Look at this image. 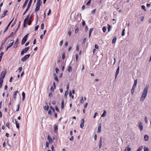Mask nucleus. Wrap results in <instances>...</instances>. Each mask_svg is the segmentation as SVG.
Segmentation results:
<instances>
[{"label": "nucleus", "instance_id": "nucleus-1", "mask_svg": "<svg viewBox=\"0 0 151 151\" xmlns=\"http://www.w3.org/2000/svg\"><path fill=\"white\" fill-rule=\"evenodd\" d=\"M32 0H30L29 1V3L27 5V8L26 9L24 12V13L23 14V15H24L27 12V11L29 10V8L30 7L31 5L32 4Z\"/></svg>", "mask_w": 151, "mask_h": 151}, {"label": "nucleus", "instance_id": "nucleus-2", "mask_svg": "<svg viewBox=\"0 0 151 151\" xmlns=\"http://www.w3.org/2000/svg\"><path fill=\"white\" fill-rule=\"evenodd\" d=\"M29 35V34H27L26 35H25L24 37L23 38L22 40L21 41V44L23 45L26 42L27 38V36L28 35Z\"/></svg>", "mask_w": 151, "mask_h": 151}, {"label": "nucleus", "instance_id": "nucleus-3", "mask_svg": "<svg viewBox=\"0 0 151 151\" xmlns=\"http://www.w3.org/2000/svg\"><path fill=\"white\" fill-rule=\"evenodd\" d=\"M30 54H28L27 55L24 56L21 59V61L24 62H25L27 59L29 58V57L30 56Z\"/></svg>", "mask_w": 151, "mask_h": 151}, {"label": "nucleus", "instance_id": "nucleus-4", "mask_svg": "<svg viewBox=\"0 0 151 151\" xmlns=\"http://www.w3.org/2000/svg\"><path fill=\"white\" fill-rule=\"evenodd\" d=\"M29 48V47H26L24 49L22 50L21 52V55H23L24 54V53H26L27 51L28 50Z\"/></svg>", "mask_w": 151, "mask_h": 151}, {"label": "nucleus", "instance_id": "nucleus-5", "mask_svg": "<svg viewBox=\"0 0 151 151\" xmlns=\"http://www.w3.org/2000/svg\"><path fill=\"white\" fill-rule=\"evenodd\" d=\"M40 3L37 2L36 4V7L35 9V12L38 11L40 10Z\"/></svg>", "mask_w": 151, "mask_h": 151}, {"label": "nucleus", "instance_id": "nucleus-6", "mask_svg": "<svg viewBox=\"0 0 151 151\" xmlns=\"http://www.w3.org/2000/svg\"><path fill=\"white\" fill-rule=\"evenodd\" d=\"M6 73V70H5L4 71L2 72L0 75V77H1L2 78H4Z\"/></svg>", "mask_w": 151, "mask_h": 151}, {"label": "nucleus", "instance_id": "nucleus-7", "mask_svg": "<svg viewBox=\"0 0 151 151\" xmlns=\"http://www.w3.org/2000/svg\"><path fill=\"white\" fill-rule=\"evenodd\" d=\"M148 87L147 86H146L145 87L144 90H143L142 93L147 95V91H148Z\"/></svg>", "mask_w": 151, "mask_h": 151}, {"label": "nucleus", "instance_id": "nucleus-8", "mask_svg": "<svg viewBox=\"0 0 151 151\" xmlns=\"http://www.w3.org/2000/svg\"><path fill=\"white\" fill-rule=\"evenodd\" d=\"M14 18H13V19L9 23V24H8L7 26L6 27V28L4 30V33H5V32H6L7 31V30L9 27L10 26L11 24L12 23V22H13V20H14Z\"/></svg>", "mask_w": 151, "mask_h": 151}, {"label": "nucleus", "instance_id": "nucleus-9", "mask_svg": "<svg viewBox=\"0 0 151 151\" xmlns=\"http://www.w3.org/2000/svg\"><path fill=\"white\" fill-rule=\"evenodd\" d=\"M147 95H146L142 93L140 98L141 101H143L147 96Z\"/></svg>", "mask_w": 151, "mask_h": 151}, {"label": "nucleus", "instance_id": "nucleus-10", "mask_svg": "<svg viewBox=\"0 0 151 151\" xmlns=\"http://www.w3.org/2000/svg\"><path fill=\"white\" fill-rule=\"evenodd\" d=\"M119 66L118 68H117V70H116V74L115 75V80L116 79V77L118 76V75L119 73Z\"/></svg>", "mask_w": 151, "mask_h": 151}, {"label": "nucleus", "instance_id": "nucleus-11", "mask_svg": "<svg viewBox=\"0 0 151 151\" xmlns=\"http://www.w3.org/2000/svg\"><path fill=\"white\" fill-rule=\"evenodd\" d=\"M139 126L141 131L143 130V126L142 123L141 122L139 121Z\"/></svg>", "mask_w": 151, "mask_h": 151}, {"label": "nucleus", "instance_id": "nucleus-12", "mask_svg": "<svg viewBox=\"0 0 151 151\" xmlns=\"http://www.w3.org/2000/svg\"><path fill=\"white\" fill-rule=\"evenodd\" d=\"M29 0H25V2L22 7V8L24 9L25 7L27 4L28 1Z\"/></svg>", "mask_w": 151, "mask_h": 151}, {"label": "nucleus", "instance_id": "nucleus-13", "mask_svg": "<svg viewBox=\"0 0 151 151\" xmlns=\"http://www.w3.org/2000/svg\"><path fill=\"white\" fill-rule=\"evenodd\" d=\"M29 15L28 14V15L25 18L24 20V22L26 23L27 22L28 20H29Z\"/></svg>", "mask_w": 151, "mask_h": 151}, {"label": "nucleus", "instance_id": "nucleus-14", "mask_svg": "<svg viewBox=\"0 0 151 151\" xmlns=\"http://www.w3.org/2000/svg\"><path fill=\"white\" fill-rule=\"evenodd\" d=\"M47 139L49 140V143H52V139H51V137H50V136L49 135H48L47 136Z\"/></svg>", "mask_w": 151, "mask_h": 151}, {"label": "nucleus", "instance_id": "nucleus-15", "mask_svg": "<svg viewBox=\"0 0 151 151\" xmlns=\"http://www.w3.org/2000/svg\"><path fill=\"white\" fill-rule=\"evenodd\" d=\"M8 39V38L6 37L4 40H3L2 41V43L1 44V46H3L5 44L6 42V41Z\"/></svg>", "mask_w": 151, "mask_h": 151}, {"label": "nucleus", "instance_id": "nucleus-16", "mask_svg": "<svg viewBox=\"0 0 151 151\" xmlns=\"http://www.w3.org/2000/svg\"><path fill=\"white\" fill-rule=\"evenodd\" d=\"M18 93V91H15L13 94V97L15 100H16V96L17 93Z\"/></svg>", "mask_w": 151, "mask_h": 151}, {"label": "nucleus", "instance_id": "nucleus-17", "mask_svg": "<svg viewBox=\"0 0 151 151\" xmlns=\"http://www.w3.org/2000/svg\"><path fill=\"white\" fill-rule=\"evenodd\" d=\"M144 139L145 141H147L149 139V137L147 135H145L144 136Z\"/></svg>", "mask_w": 151, "mask_h": 151}, {"label": "nucleus", "instance_id": "nucleus-18", "mask_svg": "<svg viewBox=\"0 0 151 151\" xmlns=\"http://www.w3.org/2000/svg\"><path fill=\"white\" fill-rule=\"evenodd\" d=\"M7 12H8L7 11H4V12L2 14V15L1 16V18H2L4 17L5 16L6 14V13H7Z\"/></svg>", "mask_w": 151, "mask_h": 151}, {"label": "nucleus", "instance_id": "nucleus-19", "mask_svg": "<svg viewBox=\"0 0 151 151\" xmlns=\"http://www.w3.org/2000/svg\"><path fill=\"white\" fill-rule=\"evenodd\" d=\"M137 83V79H136L134 81L133 85L132 87L133 88H135Z\"/></svg>", "mask_w": 151, "mask_h": 151}, {"label": "nucleus", "instance_id": "nucleus-20", "mask_svg": "<svg viewBox=\"0 0 151 151\" xmlns=\"http://www.w3.org/2000/svg\"><path fill=\"white\" fill-rule=\"evenodd\" d=\"M15 122L16 127L18 129H19V123H17L18 122L16 120H15Z\"/></svg>", "mask_w": 151, "mask_h": 151}, {"label": "nucleus", "instance_id": "nucleus-21", "mask_svg": "<svg viewBox=\"0 0 151 151\" xmlns=\"http://www.w3.org/2000/svg\"><path fill=\"white\" fill-rule=\"evenodd\" d=\"M93 28H92L90 29L89 30V38L91 36V33L93 31Z\"/></svg>", "mask_w": 151, "mask_h": 151}, {"label": "nucleus", "instance_id": "nucleus-22", "mask_svg": "<svg viewBox=\"0 0 151 151\" xmlns=\"http://www.w3.org/2000/svg\"><path fill=\"white\" fill-rule=\"evenodd\" d=\"M101 125H99L98 127V130L97 131V132L99 133H100L101 132Z\"/></svg>", "mask_w": 151, "mask_h": 151}, {"label": "nucleus", "instance_id": "nucleus-23", "mask_svg": "<svg viewBox=\"0 0 151 151\" xmlns=\"http://www.w3.org/2000/svg\"><path fill=\"white\" fill-rule=\"evenodd\" d=\"M54 132H57L58 131V127L57 125L56 124H55L54 125Z\"/></svg>", "mask_w": 151, "mask_h": 151}, {"label": "nucleus", "instance_id": "nucleus-24", "mask_svg": "<svg viewBox=\"0 0 151 151\" xmlns=\"http://www.w3.org/2000/svg\"><path fill=\"white\" fill-rule=\"evenodd\" d=\"M116 37H115V36L114 37V38H113V39L112 40V44H114V43H115L116 42Z\"/></svg>", "mask_w": 151, "mask_h": 151}, {"label": "nucleus", "instance_id": "nucleus-25", "mask_svg": "<svg viewBox=\"0 0 151 151\" xmlns=\"http://www.w3.org/2000/svg\"><path fill=\"white\" fill-rule=\"evenodd\" d=\"M14 35V33L13 32H12L7 37L8 39L10 38L11 37L13 36Z\"/></svg>", "mask_w": 151, "mask_h": 151}, {"label": "nucleus", "instance_id": "nucleus-26", "mask_svg": "<svg viewBox=\"0 0 151 151\" xmlns=\"http://www.w3.org/2000/svg\"><path fill=\"white\" fill-rule=\"evenodd\" d=\"M68 91H65V94H64V96L65 98H67V96L68 95Z\"/></svg>", "mask_w": 151, "mask_h": 151}, {"label": "nucleus", "instance_id": "nucleus-27", "mask_svg": "<svg viewBox=\"0 0 151 151\" xmlns=\"http://www.w3.org/2000/svg\"><path fill=\"white\" fill-rule=\"evenodd\" d=\"M61 108H63L64 107V100H63L62 101V103H61Z\"/></svg>", "mask_w": 151, "mask_h": 151}, {"label": "nucleus", "instance_id": "nucleus-28", "mask_svg": "<svg viewBox=\"0 0 151 151\" xmlns=\"http://www.w3.org/2000/svg\"><path fill=\"white\" fill-rule=\"evenodd\" d=\"M106 110H104L103 113L102 114L101 116L102 117H104L106 115Z\"/></svg>", "mask_w": 151, "mask_h": 151}, {"label": "nucleus", "instance_id": "nucleus-29", "mask_svg": "<svg viewBox=\"0 0 151 151\" xmlns=\"http://www.w3.org/2000/svg\"><path fill=\"white\" fill-rule=\"evenodd\" d=\"M19 43V40L18 39H17L16 41V42H15L14 44V46H15L16 45V44L18 45Z\"/></svg>", "mask_w": 151, "mask_h": 151}, {"label": "nucleus", "instance_id": "nucleus-30", "mask_svg": "<svg viewBox=\"0 0 151 151\" xmlns=\"http://www.w3.org/2000/svg\"><path fill=\"white\" fill-rule=\"evenodd\" d=\"M144 151H149L148 148L144 146Z\"/></svg>", "mask_w": 151, "mask_h": 151}, {"label": "nucleus", "instance_id": "nucleus-31", "mask_svg": "<svg viewBox=\"0 0 151 151\" xmlns=\"http://www.w3.org/2000/svg\"><path fill=\"white\" fill-rule=\"evenodd\" d=\"M106 27H105V26H104L102 28V30H103L104 32H105L106 31Z\"/></svg>", "mask_w": 151, "mask_h": 151}, {"label": "nucleus", "instance_id": "nucleus-32", "mask_svg": "<svg viewBox=\"0 0 151 151\" xmlns=\"http://www.w3.org/2000/svg\"><path fill=\"white\" fill-rule=\"evenodd\" d=\"M68 70L69 72H70L72 71V68L71 66H69L68 67Z\"/></svg>", "mask_w": 151, "mask_h": 151}, {"label": "nucleus", "instance_id": "nucleus-33", "mask_svg": "<svg viewBox=\"0 0 151 151\" xmlns=\"http://www.w3.org/2000/svg\"><path fill=\"white\" fill-rule=\"evenodd\" d=\"M135 88H133V87H132V88L131 90V93H132V95H133L134 93V89Z\"/></svg>", "mask_w": 151, "mask_h": 151}, {"label": "nucleus", "instance_id": "nucleus-34", "mask_svg": "<svg viewBox=\"0 0 151 151\" xmlns=\"http://www.w3.org/2000/svg\"><path fill=\"white\" fill-rule=\"evenodd\" d=\"M80 102L81 103L83 104L84 103V100L83 97H81L80 101Z\"/></svg>", "mask_w": 151, "mask_h": 151}, {"label": "nucleus", "instance_id": "nucleus-35", "mask_svg": "<svg viewBox=\"0 0 151 151\" xmlns=\"http://www.w3.org/2000/svg\"><path fill=\"white\" fill-rule=\"evenodd\" d=\"M141 7L142 9L144 10L145 11H146V9H145V6L144 5H142L141 6Z\"/></svg>", "mask_w": 151, "mask_h": 151}, {"label": "nucleus", "instance_id": "nucleus-36", "mask_svg": "<svg viewBox=\"0 0 151 151\" xmlns=\"http://www.w3.org/2000/svg\"><path fill=\"white\" fill-rule=\"evenodd\" d=\"M12 44V43H9L7 46V47H8V48H9L10 47H11L13 45Z\"/></svg>", "mask_w": 151, "mask_h": 151}, {"label": "nucleus", "instance_id": "nucleus-37", "mask_svg": "<svg viewBox=\"0 0 151 151\" xmlns=\"http://www.w3.org/2000/svg\"><path fill=\"white\" fill-rule=\"evenodd\" d=\"M54 79L55 80H56L57 82H58L59 81V80L57 76H55L54 77Z\"/></svg>", "mask_w": 151, "mask_h": 151}, {"label": "nucleus", "instance_id": "nucleus-38", "mask_svg": "<svg viewBox=\"0 0 151 151\" xmlns=\"http://www.w3.org/2000/svg\"><path fill=\"white\" fill-rule=\"evenodd\" d=\"M125 31V29H124L123 30V31H122V36H124V35Z\"/></svg>", "mask_w": 151, "mask_h": 151}, {"label": "nucleus", "instance_id": "nucleus-39", "mask_svg": "<svg viewBox=\"0 0 151 151\" xmlns=\"http://www.w3.org/2000/svg\"><path fill=\"white\" fill-rule=\"evenodd\" d=\"M3 79L1 77H0V83L2 84L3 81Z\"/></svg>", "mask_w": 151, "mask_h": 151}, {"label": "nucleus", "instance_id": "nucleus-40", "mask_svg": "<svg viewBox=\"0 0 151 151\" xmlns=\"http://www.w3.org/2000/svg\"><path fill=\"white\" fill-rule=\"evenodd\" d=\"M69 96L72 97V99H73L74 98V96L73 95H72V93L71 91H70V92L69 93Z\"/></svg>", "mask_w": 151, "mask_h": 151}, {"label": "nucleus", "instance_id": "nucleus-41", "mask_svg": "<svg viewBox=\"0 0 151 151\" xmlns=\"http://www.w3.org/2000/svg\"><path fill=\"white\" fill-rule=\"evenodd\" d=\"M78 28L77 27L75 29V33L76 34L78 32Z\"/></svg>", "mask_w": 151, "mask_h": 151}, {"label": "nucleus", "instance_id": "nucleus-42", "mask_svg": "<svg viewBox=\"0 0 151 151\" xmlns=\"http://www.w3.org/2000/svg\"><path fill=\"white\" fill-rule=\"evenodd\" d=\"M50 109L52 110V111L53 112H55V109L52 106H50Z\"/></svg>", "mask_w": 151, "mask_h": 151}, {"label": "nucleus", "instance_id": "nucleus-43", "mask_svg": "<svg viewBox=\"0 0 151 151\" xmlns=\"http://www.w3.org/2000/svg\"><path fill=\"white\" fill-rule=\"evenodd\" d=\"M49 106H47V107L46 106H44V108L45 109L47 110L49 108Z\"/></svg>", "mask_w": 151, "mask_h": 151}, {"label": "nucleus", "instance_id": "nucleus-44", "mask_svg": "<svg viewBox=\"0 0 151 151\" xmlns=\"http://www.w3.org/2000/svg\"><path fill=\"white\" fill-rule=\"evenodd\" d=\"M28 24L29 25H30L31 24V22L30 19H29Z\"/></svg>", "mask_w": 151, "mask_h": 151}, {"label": "nucleus", "instance_id": "nucleus-45", "mask_svg": "<svg viewBox=\"0 0 151 151\" xmlns=\"http://www.w3.org/2000/svg\"><path fill=\"white\" fill-rule=\"evenodd\" d=\"M6 126L7 127L9 128V122H8L6 124Z\"/></svg>", "mask_w": 151, "mask_h": 151}, {"label": "nucleus", "instance_id": "nucleus-46", "mask_svg": "<svg viewBox=\"0 0 151 151\" xmlns=\"http://www.w3.org/2000/svg\"><path fill=\"white\" fill-rule=\"evenodd\" d=\"M65 53L64 52L62 55V58L63 59H64L65 58Z\"/></svg>", "mask_w": 151, "mask_h": 151}, {"label": "nucleus", "instance_id": "nucleus-47", "mask_svg": "<svg viewBox=\"0 0 151 151\" xmlns=\"http://www.w3.org/2000/svg\"><path fill=\"white\" fill-rule=\"evenodd\" d=\"M110 28H111L110 25L109 24H108V31H110Z\"/></svg>", "mask_w": 151, "mask_h": 151}, {"label": "nucleus", "instance_id": "nucleus-48", "mask_svg": "<svg viewBox=\"0 0 151 151\" xmlns=\"http://www.w3.org/2000/svg\"><path fill=\"white\" fill-rule=\"evenodd\" d=\"M69 84H67L66 85V91H68V89H69Z\"/></svg>", "mask_w": 151, "mask_h": 151}, {"label": "nucleus", "instance_id": "nucleus-49", "mask_svg": "<svg viewBox=\"0 0 151 151\" xmlns=\"http://www.w3.org/2000/svg\"><path fill=\"white\" fill-rule=\"evenodd\" d=\"M102 146V143L99 142V147L100 149L101 147Z\"/></svg>", "mask_w": 151, "mask_h": 151}, {"label": "nucleus", "instance_id": "nucleus-50", "mask_svg": "<svg viewBox=\"0 0 151 151\" xmlns=\"http://www.w3.org/2000/svg\"><path fill=\"white\" fill-rule=\"evenodd\" d=\"M84 120L83 119H82L81 121V124H84Z\"/></svg>", "mask_w": 151, "mask_h": 151}, {"label": "nucleus", "instance_id": "nucleus-51", "mask_svg": "<svg viewBox=\"0 0 151 151\" xmlns=\"http://www.w3.org/2000/svg\"><path fill=\"white\" fill-rule=\"evenodd\" d=\"M145 121L146 124L147 123V117H145Z\"/></svg>", "mask_w": 151, "mask_h": 151}, {"label": "nucleus", "instance_id": "nucleus-52", "mask_svg": "<svg viewBox=\"0 0 151 151\" xmlns=\"http://www.w3.org/2000/svg\"><path fill=\"white\" fill-rule=\"evenodd\" d=\"M63 40H61L60 42V43H59V45L60 46H61V45H62L63 44Z\"/></svg>", "mask_w": 151, "mask_h": 151}, {"label": "nucleus", "instance_id": "nucleus-53", "mask_svg": "<svg viewBox=\"0 0 151 151\" xmlns=\"http://www.w3.org/2000/svg\"><path fill=\"white\" fill-rule=\"evenodd\" d=\"M44 24L43 23L41 25V29H43L44 28Z\"/></svg>", "mask_w": 151, "mask_h": 151}, {"label": "nucleus", "instance_id": "nucleus-54", "mask_svg": "<svg viewBox=\"0 0 151 151\" xmlns=\"http://www.w3.org/2000/svg\"><path fill=\"white\" fill-rule=\"evenodd\" d=\"M19 109V105H18L17 106V108L16 111H18Z\"/></svg>", "mask_w": 151, "mask_h": 151}, {"label": "nucleus", "instance_id": "nucleus-55", "mask_svg": "<svg viewBox=\"0 0 151 151\" xmlns=\"http://www.w3.org/2000/svg\"><path fill=\"white\" fill-rule=\"evenodd\" d=\"M88 105V103H86L84 105V108H86L87 107Z\"/></svg>", "mask_w": 151, "mask_h": 151}, {"label": "nucleus", "instance_id": "nucleus-56", "mask_svg": "<svg viewBox=\"0 0 151 151\" xmlns=\"http://www.w3.org/2000/svg\"><path fill=\"white\" fill-rule=\"evenodd\" d=\"M91 0H89L88 1L86 5H87L91 3Z\"/></svg>", "mask_w": 151, "mask_h": 151}, {"label": "nucleus", "instance_id": "nucleus-57", "mask_svg": "<svg viewBox=\"0 0 151 151\" xmlns=\"http://www.w3.org/2000/svg\"><path fill=\"white\" fill-rule=\"evenodd\" d=\"M55 109L57 111H59V109L58 108V107L57 106H56L55 107Z\"/></svg>", "mask_w": 151, "mask_h": 151}, {"label": "nucleus", "instance_id": "nucleus-58", "mask_svg": "<svg viewBox=\"0 0 151 151\" xmlns=\"http://www.w3.org/2000/svg\"><path fill=\"white\" fill-rule=\"evenodd\" d=\"M16 20H17V19H15V20H14V22L13 23L12 25L11 26L12 27L14 26V25L15 24V22L16 21Z\"/></svg>", "mask_w": 151, "mask_h": 151}, {"label": "nucleus", "instance_id": "nucleus-59", "mask_svg": "<svg viewBox=\"0 0 151 151\" xmlns=\"http://www.w3.org/2000/svg\"><path fill=\"white\" fill-rule=\"evenodd\" d=\"M56 101H52V104L54 105L55 104Z\"/></svg>", "mask_w": 151, "mask_h": 151}, {"label": "nucleus", "instance_id": "nucleus-60", "mask_svg": "<svg viewBox=\"0 0 151 151\" xmlns=\"http://www.w3.org/2000/svg\"><path fill=\"white\" fill-rule=\"evenodd\" d=\"M143 146H141L140 147H139L138 149H139L140 150H142L143 149Z\"/></svg>", "mask_w": 151, "mask_h": 151}, {"label": "nucleus", "instance_id": "nucleus-61", "mask_svg": "<svg viewBox=\"0 0 151 151\" xmlns=\"http://www.w3.org/2000/svg\"><path fill=\"white\" fill-rule=\"evenodd\" d=\"M22 68L21 67H20L18 68V70H19V72H20L22 70Z\"/></svg>", "mask_w": 151, "mask_h": 151}, {"label": "nucleus", "instance_id": "nucleus-62", "mask_svg": "<svg viewBox=\"0 0 151 151\" xmlns=\"http://www.w3.org/2000/svg\"><path fill=\"white\" fill-rule=\"evenodd\" d=\"M51 13V10H50V9H49V12L47 13V15H49Z\"/></svg>", "mask_w": 151, "mask_h": 151}, {"label": "nucleus", "instance_id": "nucleus-63", "mask_svg": "<svg viewBox=\"0 0 151 151\" xmlns=\"http://www.w3.org/2000/svg\"><path fill=\"white\" fill-rule=\"evenodd\" d=\"M52 96V94L51 92H50L49 94V97H51Z\"/></svg>", "mask_w": 151, "mask_h": 151}, {"label": "nucleus", "instance_id": "nucleus-64", "mask_svg": "<svg viewBox=\"0 0 151 151\" xmlns=\"http://www.w3.org/2000/svg\"><path fill=\"white\" fill-rule=\"evenodd\" d=\"M49 143L48 142H46V145L47 147H49Z\"/></svg>", "mask_w": 151, "mask_h": 151}]
</instances>
